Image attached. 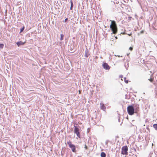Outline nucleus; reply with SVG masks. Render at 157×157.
<instances>
[{"label":"nucleus","mask_w":157,"mask_h":157,"mask_svg":"<svg viewBox=\"0 0 157 157\" xmlns=\"http://www.w3.org/2000/svg\"><path fill=\"white\" fill-rule=\"evenodd\" d=\"M116 38L117 39V36L116 37Z\"/></svg>","instance_id":"b1692460"},{"label":"nucleus","mask_w":157,"mask_h":157,"mask_svg":"<svg viewBox=\"0 0 157 157\" xmlns=\"http://www.w3.org/2000/svg\"><path fill=\"white\" fill-rule=\"evenodd\" d=\"M4 46V45L3 44H0V48H3V47Z\"/></svg>","instance_id":"dca6fc26"},{"label":"nucleus","mask_w":157,"mask_h":157,"mask_svg":"<svg viewBox=\"0 0 157 157\" xmlns=\"http://www.w3.org/2000/svg\"><path fill=\"white\" fill-rule=\"evenodd\" d=\"M63 36L64 35L63 34H61L60 38V40H62L63 39Z\"/></svg>","instance_id":"2eb2a0df"},{"label":"nucleus","mask_w":157,"mask_h":157,"mask_svg":"<svg viewBox=\"0 0 157 157\" xmlns=\"http://www.w3.org/2000/svg\"><path fill=\"white\" fill-rule=\"evenodd\" d=\"M106 154L104 152H102L101 154V157H105Z\"/></svg>","instance_id":"9b49d317"},{"label":"nucleus","mask_w":157,"mask_h":157,"mask_svg":"<svg viewBox=\"0 0 157 157\" xmlns=\"http://www.w3.org/2000/svg\"><path fill=\"white\" fill-rule=\"evenodd\" d=\"M153 127L155 129L157 130V124H154L153 125Z\"/></svg>","instance_id":"ddd939ff"},{"label":"nucleus","mask_w":157,"mask_h":157,"mask_svg":"<svg viewBox=\"0 0 157 157\" xmlns=\"http://www.w3.org/2000/svg\"><path fill=\"white\" fill-rule=\"evenodd\" d=\"M129 49L131 50L132 51L133 49V48L132 47H130L129 48Z\"/></svg>","instance_id":"aec40b11"},{"label":"nucleus","mask_w":157,"mask_h":157,"mask_svg":"<svg viewBox=\"0 0 157 157\" xmlns=\"http://www.w3.org/2000/svg\"><path fill=\"white\" fill-rule=\"evenodd\" d=\"M131 18V17H129V19H130V18Z\"/></svg>","instance_id":"393cba45"},{"label":"nucleus","mask_w":157,"mask_h":157,"mask_svg":"<svg viewBox=\"0 0 157 157\" xmlns=\"http://www.w3.org/2000/svg\"><path fill=\"white\" fill-rule=\"evenodd\" d=\"M110 21L111 22V24L110 28L113 32V33L116 34L117 32V28L116 22L115 21L111 20H110Z\"/></svg>","instance_id":"f03ea898"},{"label":"nucleus","mask_w":157,"mask_h":157,"mask_svg":"<svg viewBox=\"0 0 157 157\" xmlns=\"http://www.w3.org/2000/svg\"><path fill=\"white\" fill-rule=\"evenodd\" d=\"M74 127L75 128L74 129V132L77 135V136L79 138H81V137L80 135V133L79 132V128H78L77 126H75V125L74 126Z\"/></svg>","instance_id":"39448f33"},{"label":"nucleus","mask_w":157,"mask_h":157,"mask_svg":"<svg viewBox=\"0 0 157 157\" xmlns=\"http://www.w3.org/2000/svg\"><path fill=\"white\" fill-rule=\"evenodd\" d=\"M101 109L103 110L105 109L106 108L104 104H101Z\"/></svg>","instance_id":"9d476101"},{"label":"nucleus","mask_w":157,"mask_h":157,"mask_svg":"<svg viewBox=\"0 0 157 157\" xmlns=\"http://www.w3.org/2000/svg\"><path fill=\"white\" fill-rule=\"evenodd\" d=\"M79 94H80L81 92H80V90H79Z\"/></svg>","instance_id":"5701e85b"},{"label":"nucleus","mask_w":157,"mask_h":157,"mask_svg":"<svg viewBox=\"0 0 157 157\" xmlns=\"http://www.w3.org/2000/svg\"><path fill=\"white\" fill-rule=\"evenodd\" d=\"M127 112L129 115H132L134 113H137L139 111V107L138 105L135 106V109L133 105H129L127 108Z\"/></svg>","instance_id":"f257e3e1"},{"label":"nucleus","mask_w":157,"mask_h":157,"mask_svg":"<svg viewBox=\"0 0 157 157\" xmlns=\"http://www.w3.org/2000/svg\"><path fill=\"white\" fill-rule=\"evenodd\" d=\"M70 2H71V4L70 10H72V7H73V3L72 0H71L70 1Z\"/></svg>","instance_id":"f8f14e48"},{"label":"nucleus","mask_w":157,"mask_h":157,"mask_svg":"<svg viewBox=\"0 0 157 157\" xmlns=\"http://www.w3.org/2000/svg\"><path fill=\"white\" fill-rule=\"evenodd\" d=\"M85 148L86 149H88L87 147L86 144H85Z\"/></svg>","instance_id":"6ab92c4d"},{"label":"nucleus","mask_w":157,"mask_h":157,"mask_svg":"<svg viewBox=\"0 0 157 157\" xmlns=\"http://www.w3.org/2000/svg\"><path fill=\"white\" fill-rule=\"evenodd\" d=\"M67 144L68 145L70 148L71 149L72 151L74 152H76L75 146V145L72 144V142L71 141L67 142Z\"/></svg>","instance_id":"7ed1b4c3"},{"label":"nucleus","mask_w":157,"mask_h":157,"mask_svg":"<svg viewBox=\"0 0 157 157\" xmlns=\"http://www.w3.org/2000/svg\"><path fill=\"white\" fill-rule=\"evenodd\" d=\"M148 80L151 82H152L154 80V77L153 75H151V76L150 78L148 79Z\"/></svg>","instance_id":"1a4fd4ad"},{"label":"nucleus","mask_w":157,"mask_h":157,"mask_svg":"<svg viewBox=\"0 0 157 157\" xmlns=\"http://www.w3.org/2000/svg\"><path fill=\"white\" fill-rule=\"evenodd\" d=\"M67 20H68L67 18H66V19H65L64 22H66L67 21Z\"/></svg>","instance_id":"412c9836"},{"label":"nucleus","mask_w":157,"mask_h":157,"mask_svg":"<svg viewBox=\"0 0 157 157\" xmlns=\"http://www.w3.org/2000/svg\"><path fill=\"white\" fill-rule=\"evenodd\" d=\"M102 65L103 68L105 70H109L110 68L109 66L106 63H103Z\"/></svg>","instance_id":"423d86ee"},{"label":"nucleus","mask_w":157,"mask_h":157,"mask_svg":"<svg viewBox=\"0 0 157 157\" xmlns=\"http://www.w3.org/2000/svg\"><path fill=\"white\" fill-rule=\"evenodd\" d=\"M25 29V27L24 26H23L22 28H21V30H20V33H21L24 30V29Z\"/></svg>","instance_id":"f3484780"},{"label":"nucleus","mask_w":157,"mask_h":157,"mask_svg":"<svg viewBox=\"0 0 157 157\" xmlns=\"http://www.w3.org/2000/svg\"><path fill=\"white\" fill-rule=\"evenodd\" d=\"M124 79L125 82L126 83H128V81L127 80H126V78H124Z\"/></svg>","instance_id":"a211bd4d"},{"label":"nucleus","mask_w":157,"mask_h":157,"mask_svg":"<svg viewBox=\"0 0 157 157\" xmlns=\"http://www.w3.org/2000/svg\"><path fill=\"white\" fill-rule=\"evenodd\" d=\"M143 33H144V31H143V30L141 31L140 32V33L141 34Z\"/></svg>","instance_id":"4be33fe9"},{"label":"nucleus","mask_w":157,"mask_h":157,"mask_svg":"<svg viewBox=\"0 0 157 157\" xmlns=\"http://www.w3.org/2000/svg\"><path fill=\"white\" fill-rule=\"evenodd\" d=\"M89 51L88 50H86L85 52V56L86 58L88 57L90 55L89 53Z\"/></svg>","instance_id":"0eeeda50"},{"label":"nucleus","mask_w":157,"mask_h":157,"mask_svg":"<svg viewBox=\"0 0 157 157\" xmlns=\"http://www.w3.org/2000/svg\"><path fill=\"white\" fill-rule=\"evenodd\" d=\"M128 147L127 146H123L121 148V154L123 155H127L128 154Z\"/></svg>","instance_id":"20e7f679"},{"label":"nucleus","mask_w":157,"mask_h":157,"mask_svg":"<svg viewBox=\"0 0 157 157\" xmlns=\"http://www.w3.org/2000/svg\"><path fill=\"white\" fill-rule=\"evenodd\" d=\"M25 43V42H23L21 41H20L17 42L16 44L17 46L18 47H19V46H20L21 45H24Z\"/></svg>","instance_id":"6e6552de"},{"label":"nucleus","mask_w":157,"mask_h":157,"mask_svg":"<svg viewBox=\"0 0 157 157\" xmlns=\"http://www.w3.org/2000/svg\"><path fill=\"white\" fill-rule=\"evenodd\" d=\"M124 34H127V35H128L129 36H131L132 35V33H125L124 32Z\"/></svg>","instance_id":"4468645a"}]
</instances>
